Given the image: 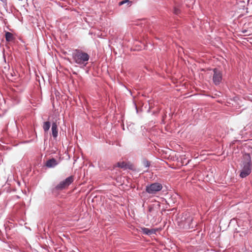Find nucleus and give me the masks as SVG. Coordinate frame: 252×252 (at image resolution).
I'll use <instances>...</instances> for the list:
<instances>
[{
	"instance_id": "f8f14e48",
	"label": "nucleus",
	"mask_w": 252,
	"mask_h": 252,
	"mask_svg": "<svg viewBox=\"0 0 252 252\" xmlns=\"http://www.w3.org/2000/svg\"><path fill=\"white\" fill-rule=\"evenodd\" d=\"M125 3H127V5H130L131 4V1H129V0H123L119 2V5H121Z\"/></svg>"
},
{
	"instance_id": "20e7f679",
	"label": "nucleus",
	"mask_w": 252,
	"mask_h": 252,
	"mask_svg": "<svg viewBox=\"0 0 252 252\" xmlns=\"http://www.w3.org/2000/svg\"><path fill=\"white\" fill-rule=\"evenodd\" d=\"M73 177L71 176L64 180L60 182L55 187V189L58 190H62L67 188V187L73 182Z\"/></svg>"
},
{
	"instance_id": "6e6552de",
	"label": "nucleus",
	"mask_w": 252,
	"mask_h": 252,
	"mask_svg": "<svg viewBox=\"0 0 252 252\" xmlns=\"http://www.w3.org/2000/svg\"><path fill=\"white\" fill-rule=\"evenodd\" d=\"M58 164L57 160L54 158L48 160L46 162V166L48 168H53Z\"/></svg>"
},
{
	"instance_id": "f3484780",
	"label": "nucleus",
	"mask_w": 252,
	"mask_h": 252,
	"mask_svg": "<svg viewBox=\"0 0 252 252\" xmlns=\"http://www.w3.org/2000/svg\"><path fill=\"white\" fill-rule=\"evenodd\" d=\"M2 1H4L5 0H0Z\"/></svg>"
},
{
	"instance_id": "ddd939ff",
	"label": "nucleus",
	"mask_w": 252,
	"mask_h": 252,
	"mask_svg": "<svg viewBox=\"0 0 252 252\" xmlns=\"http://www.w3.org/2000/svg\"><path fill=\"white\" fill-rule=\"evenodd\" d=\"M143 165H144V166L146 167H149V166L150 165V162L147 160H144L143 162Z\"/></svg>"
},
{
	"instance_id": "9b49d317",
	"label": "nucleus",
	"mask_w": 252,
	"mask_h": 252,
	"mask_svg": "<svg viewBox=\"0 0 252 252\" xmlns=\"http://www.w3.org/2000/svg\"><path fill=\"white\" fill-rule=\"evenodd\" d=\"M5 38L7 41H11L13 39L14 37L13 34L9 32H6L5 33Z\"/></svg>"
},
{
	"instance_id": "9d476101",
	"label": "nucleus",
	"mask_w": 252,
	"mask_h": 252,
	"mask_svg": "<svg viewBox=\"0 0 252 252\" xmlns=\"http://www.w3.org/2000/svg\"><path fill=\"white\" fill-rule=\"evenodd\" d=\"M51 126L50 122H45L43 123V128L45 132H47L49 130Z\"/></svg>"
},
{
	"instance_id": "4468645a",
	"label": "nucleus",
	"mask_w": 252,
	"mask_h": 252,
	"mask_svg": "<svg viewBox=\"0 0 252 252\" xmlns=\"http://www.w3.org/2000/svg\"><path fill=\"white\" fill-rule=\"evenodd\" d=\"M124 163L123 162V163H118V166L119 167L122 168L124 166Z\"/></svg>"
},
{
	"instance_id": "0eeeda50",
	"label": "nucleus",
	"mask_w": 252,
	"mask_h": 252,
	"mask_svg": "<svg viewBox=\"0 0 252 252\" xmlns=\"http://www.w3.org/2000/svg\"><path fill=\"white\" fill-rule=\"evenodd\" d=\"M58 125L59 123L57 122V120L53 122L52 124V135L54 139H56L58 135Z\"/></svg>"
},
{
	"instance_id": "1a4fd4ad",
	"label": "nucleus",
	"mask_w": 252,
	"mask_h": 252,
	"mask_svg": "<svg viewBox=\"0 0 252 252\" xmlns=\"http://www.w3.org/2000/svg\"><path fill=\"white\" fill-rule=\"evenodd\" d=\"M157 229H149L148 228H142V232L146 235H151L153 234H155L157 231Z\"/></svg>"
},
{
	"instance_id": "f257e3e1",
	"label": "nucleus",
	"mask_w": 252,
	"mask_h": 252,
	"mask_svg": "<svg viewBox=\"0 0 252 252\" xmlns=\"http://www.w3.org/2000/svg\"><path fill=\"white\" fill-rule=\"evenodd\" d=\"M72 59L77 64L86 65L89 59V55L80 50H75L72 53Z\"/></svg>"
},
{
	"instance_id": "39448f33",
	"label": "nucleus",
	"mask_w": 252,
	"mask_h": 252,
	"mask_svg": "<svg viewBox=\"0 0 252 252\" xmlns=\"http://www.w3.org/2000/svg\"><path fill=\"white\" fill-rule=\"evenodd\" d=\"M182 221H185L184 225L185 227L186 228H193L194 226L196 225L195 223H193L192 222V217L189 216L187 213H186L185 216L182 218Z\"/></svg>"
},
{
	"instance_id": "7ed1b4c3",
	"label": "nucleus",
	"mask_w": 252,
	"mask_h": 252,
	"mask_svg": "<svg viewBox=\"0 0 252 252\" xmlns=\"http://www.w3.org/2000/svg\"><path fill=\"white\" fill-rule=\"evenodd\" d=\"M162 189V186L160 183H154L148 185L146 187V191L149 194H154L160 191Z\"/></svg>"
},
{
	"instance_id": "2eb2a0df",
	"label": "nucleus",
	"mask_w": 252,
	"mask_h": 252,
	"mask_svg": "<svg viewBox=\"0 0 252 252\" xmlns=\"http://www.w3.org/2000/svg\"><path fill=\"white\" fill-rule=\"evenodd\" d=\"M174 12L175 14H178L179 13V10L177 9H175Z\"/></svg>"
},
{
	"instance_id": "423d86ee",
	"label": "nucleus",
	"mask_w": 252,
	"mask_h": 252,
	"mask_svg": "<svg viewBox=\"0 0 252 252\" xmlns=\"http://www.w3.org/2000/svg\"><path fill=\"white\" fill-rule=\"evenodd\" d=\"M222 80V74L220 71L215 68L214 69V75L213 80L214 84L216 85H219Z\"/></svg>"
},
{
	"instance_id": "f03ea898",
	"label": "nucleus",
	"mask_w": 252,
	"mask_h": 252,
	"mask_svg": "<svg viewBox=\"0 0 252 252\" xmlns=\"http://www.w3.org/2000/svg\"><path fill=\"white\" fill-rule=\"evenodd\" d=\"M243 167L240 176L245 178L248 176L251 172V158L249 154H245L243 156Z\"/></svg>"
},
{
	"instance_id": "dca6fc26",
	"label": "nucleus",
	"mask_w": 252,
	"mask_h": 252,
	"mask_svg": "<svg viewBox=\"0 0 252 252\" xmlns=\"http://www.w3.org/2000/svg\"><path fill=\"white\" fill-rule=\"evenodd\" d=\"M151 209H152L150 208L149 209V211H151Z\"/></svg>"
}]
</instances>
